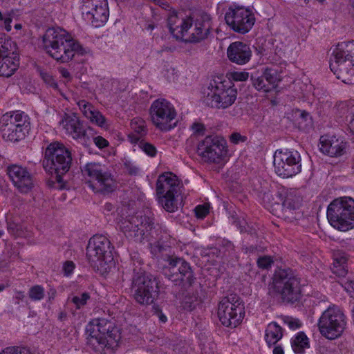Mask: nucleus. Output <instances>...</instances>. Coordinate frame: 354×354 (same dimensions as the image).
I'll return each mask as SVG.
<instances>
[{"instance_id":"nucleus-1","label":"nucleus","mask_w":354,"mask_h":354,"mask_svg":"<svg viewBox=\"0 0 354 354\" xmlns=\"http://www.w3.org/2000/svg\"><path fill=\"white\" fill-rule=\"evenodd\" d=\"M167 26L171 34L177 40L185 43L198 44L207 39L212 30L211 16L201 12L195 17L184 16L183 12L169 10Z\"/></svg>"},{"instance_id":"nucleus-2","label":"nucleus","mask_w":354,"mask_h":354,"mask_svg":"<svg viewBox=\"0 0 354 354\" xmlns=\"http://www.w3.org/2000/svg\"><path fill=\"white\" fill-rule=\"evenodd\" d=\"M42 46L46 52L57 62L67 63L74 57L84 55L86 49L62 29L48 28L42 36Z\"/></svg>"},{"instance_id":"nucleus-3","label":"nucleus","mask_w":354,"mask_h":354,"mask_svg":"<svg viewBox=\"0 0 354 354\" xmlns=\"http://www.w3.org/2000/svg\"><path fill=\"white\" fill-rule=\"evenodd\" d=\"M72 163L71 150L62 142L54 141L50 143L44 153L42 165L45 171L51 174L55 180H49L50 187L58 189L66 188L64 176L69 171Z\"/></svg>"},{"instance_id":"nucleus-4","label":"nucleus","mask_w":354,"mask_h":354,"mask_svg":"<svg viewBox=\"0 0 354 354\" xmlns=\"http://www.w3.org/2000/svg\"><path fill=\"white\" fill-rule=\"evenodd\" d=\"M87 344L96 351L113 349L121 338L120 329L115 323L105 318L91 320L86 326Z\"/></svg>"},{"instance_id":"nucleus-5","label":"nucleus","mask_w":354,"mask_h":354,"mask_svg":"<svg viewBox=\"0 0 354 354\" xmlns=\"http://www.w3.org/2000/svg\"><path fill=\"white\" fill-rule=\"evenodd\" d=\"M131 280L130 289L135 301L142 306L153 304L160 295V281L158 277L141 267H136L133 269Z\"/></svg>"},{"instance_id":"nucleus-6","label":"nucleus","mask_w":354,"mask_h":354,"mask_svg":"<svg viewBox=\"0 0 354 354\" xmlns=\"http://www.w3.org/2000/svg\"><path fill=\"white\" fill-rule=\"evenodd\" d=\"M162 260L165 262L161 272L169 281L178 286L179 292L184 293L192 287L196 279L194 269L190 263L183 257L174 254H163Z\"/></svg>"},{"instance_id":"nucleus-7","label":"nucleus","mask_w":354,"mask_h":354,"mask_svg":"<svg viewBox=\"0 0 354 354\" xmlns=\"http://www.w3.org/2000/svg\"><path fill=\"white\" fill-rule=\"evenodd\" d=\"M237 96V90L232 82L220 77L210 80L202 91V100L212 108L227 109L232 105Z\"/></svg>"},{"instance_id":"nucleus-8","label":"nucleus","mask_w":354,"mask_h":354,"mask_svg":"<svg viewBox=\"0 0 354 354\" xmlns=\"http://www.w3.org/2000/svg\"><path fill=\"white\" fill-rule=\"evenodd\" d=\"M273 288L283 302L294 304L302 297L301 278L296 270L279 268L273 276Z\"/></svg>"},{"instance_id":"nucleus-9","label":"nucleus","mask_w":354,"mask_h":354,"mask_svg":"<svg viewBox=\"0 0 354 354\" xmlns=\"http://www.w3.org/2000/svg\"><path fill=\"white\" fill-rule=\"evenodd\" d=\"M121 228L127 237L134 238L136 241L142 242L147 239H158L161 227L155 223L154 218L136 214L122 222Z\"/></svg>"},{"instance_id":"nucleus-10","label":"nucleus","mask_w":354,"mask_h":354,"mask_svg":"<svg viewBox=\"0 0 354 354\" xmlns=\"http://www.w3.org/2000/svg\"><path fill=\"white\" fill-rule=\"evenodd\" d=\"M327 218L338 230L346 232L354 228V199L344 196L333 200L327 207Z\"/></svg>"},{"instance_id":"nucleus-11","label":"nucleus","mask_w":354,"mask_h":354,"mask_svg":"<svg viewBox=\"0 0 354 354\" xmlns=\"http://www.w3.org/2000/svg\"><path fill=\"white\" fill-rule=\"evenodd\" d=\"M30 130V118L22 111L7 112L0 118V131L5 140L19 142L25 138Z\"/></svg>"},{"instance_id":"nucleus-12","label":"nucleus","mask_w":354,"mask_h":354,"mask_svg":"<svg viewBox=\"0 0 354 354\" xmlns=\"http://www.w3.org/2000/svg\"><path fill=\"white\" fill-rule=\"evenodd\" d=\"M180 189V180L171 172L160 174L156 182V194L158 202L168 212L178 209V196Z\"/></svg>"},{"instance_id":"nucleus-13","label":"nucleus","mask_w":354,"mask_h":354,"mask_svg":"<svg viewBox=\"0 0 354 354\" xmlns=\"http://www.w3.org/2000/svg\"><path fill=\"white\" fill-rule=\"evenodd\" d=\"M217 314L223 326L234 328L241 324L245 316L244 303L237 294L231 293L219 302Z\"/></svg>"},{"instance_id":"nucleus-14","label":"nucleus","mask_w":354,"mask_h":354,"mask_svg":"<svg viewBox=\"0 0 354 354\" xmlns=\"http://www.w3.org/2000/svg\"><path fill=\"white\" fill-rule=\"evenodd\" d=\"M81 171L86 183L93 192L106 194L114 190V180L112 175L100 163L88 162L81 169Z\"/></svg>"},{"instance_id":"nucleus-15","label":"nucleus","mask_w":354,"mask_h":354,"mask_svg":"<svg viewBox=\"0 0 354 354\" xmlns=\"http://www.w3.org/2000/svg\"><path fill=\"white\" fill-rule=\"evenodd\" d=\"M196 152L205 162L218 164L227 156V141L221 135H206L198 142Z\"/></svg>"},{"instance_id":"nucleus-16","label":"nucleus","mask_w":354,"mask_h":354,"mask_svg":"<svg viewBox=\"0 0 354 354\" xmlns=\"http://www.w3.org/2000/svg\"><path fill=\"white\" fill-rule=\"evenodd\" d=\"M319 330L328 339H335L343 333L346 325V317L337 307H329L325 310L318 321Z\"/></svg>"},{"instance_id":"nucleus-17","label":"nucleus","mask_w":354,"mask_h":354,"mask_svg":"<svg viewBox=\"0 0 354 354\" xmlns=\"http://www.w3.org/2000/svg\"><path fill=\"white\" fill-rule=\"evenodd\" d=\"M273 164L276 174L283 178L292 177L301 171V155L295 149H277L274 154Z\"/></svg>"},{"instance_id":"nucleus-18","label":"nucleus","mask_w":354,"mask_h":354,"mask_svg":"<svg viewBox=\"0 0 354 354\" xmlns=\"http://www.w3.org/2000/svg\"><path fill=\"white\" fill-rule=\"evenodd\" d=\"M110 241L103 235L91 238L86 247V257L91 266L102 267L113 260Z\"/></svg>"},{"instance_id":"nucleus-19","label":"nucleus","mask_w":354,"mask_h":354,"mask_svg":"<svg viewBox=\"0 0 354 354\" xmlns=\"http://www.w3.org/2000/svg\"><path fill=\"white\" fill-rule=\"evenodd\" d=\"M225 19L232 30L240 34L248 32L255 22L254 15L250 8L236 3L229 7Z\"/></svg>"},{"instance_id":"nucleus-20","label":"nucleus","mask_w":354,"mask_h":354,"mask_svg":"<svg viewBox=\"0 0 354 354\" xmlns=\"http://www.w3.org/2000/svg\"><path fill=\"white\" fill-rule=\"evenodd\" d=\"M150 115L153 124L161 131H168L176 126V122H171L176 116V111L165 99L156 100L151 104Z\"/></svg>"},{"instance_id":"nucleus-21","label":"nucleus","mask_w":354,"mask_h":354,"mask_svg":"<svg viewBox=\"0 0 354 354\" xmlns=\"http://www.w3.org/2000/svg\"><path fill=\"white\" fill-rule=\"evenodd\" d=\"M80 9L84 19L93 27L102 26L109 19L107 0H82Z\"/></svg>"},{"instance_id":"nucleus-22","label":"nucleus","mask_w":354,"mask_h":354,"mask_svg":"<svg viewBox=\"0 0 354 354\" xmlns=\"http://www.w3.org/2000/svg\"><path fill=\"white\" fill-rule=\"evenodd\" d=\"M8 174L20 192L28 193L33 187V177L26 168L11 165L8 167Z\"/></svg>"},{"instance_id":"nucleus-23","label":"nucleus","mask_w":354,"mask_h":354,"mask_svg":"<svg viewBox=\"0 0 354 354\" xmlns=\"http://www.w3.org/2000/svg\"><path fill=\"white\" fill-rule=\"evenodd\" d=\"M330 68L336 77L344 83L354 84V62L348 59L330 58Z\"/></svg>"},{"instance_id":"nucleus-24","label":"nucleus","mask_w":354,"mask_h":354,"mask_svg":"<svg viewBox=\"0 0 354 354\" xmlns=\"http://www.w3.org/2000/svg\"><path fill=\"white\" fill-rule=\"evenodd\" d=\"M8 45L9 41L0 38V76L10 77L17 69L19 64V57L15 55L10 57Z\"/></svg>"},{"instance_id":"nucleus-25","label":"nucleus","mask_w":354,"mask_h":354,"mask_svg":"<svg viewBox=\"0 0 354 354\" xmlns=\"http://www.w3.org/2000/svg\"><path fill=\"white\" fill-rule=\"evenodd\" d=\"M250 80L253 86L259 91L268 93L277 86V74L275 70L267 68L261 75L252 73Z\"/></svg>"},{"instance_id":"nucleus-26","label":"nucleus","mask_w":354,"mask_h":354,"mask_svg":"<svg viewBox=\"0 0 354 354\" xmlns=\"http://www.w3.org/2000/svg\"><path fill=\"white\" fill-rule=\"evenodd\" d=\"M321 151L330 157H339L346 153L348 144L342 138L322 136L320 138Z\"/></svg>"},{"instance_id":"nucleus-27","label":"nucleus","mask_w":354,"mask_h":354,"mask_svg":"<svg viewBox=\"0 0 354 354\" xmlns=\"http://www.w3.org/2000/svg\"><path fill=\"white\" fill-rule=\"evenodd\" d=\"M229 60L239 65L248 63L252 56V50L248 44L242 41H234L227 49Z\"/></svg>"},{"instance_id":"nucleus-28","label":"nucleus","mask_w":354,"mask_h":354,"mask_svg":"<svg viewBox=\"0 0 354 354\" xmlns=\"http://www.w3.org/2000/svg\"><path fill=\"white\" fill-rule=\"evenodd\" d=\"M62 122L67 133L76 139L85 138L87 131L93 130L91 127L86 129L83 122L75 113L65 114Z\"/></svg>"},{"instance_id":"nucleus-29","label":"nucleus","mask_w":354,"mask_h":354,"mask_svg":"<svg viewBox=\"0 0 354 354\" xmlns=\"http://www.w3.org/2000/svg\"><path fill=\"white\" fill-rule=\"evenodd\" d=\"M77 104L83 115L92 123L100 127H104L106 123L104 116L91 103L81 100Z\"/></svg>"},{"instance_id":"nucleus-30","label":"nucleus","mask_w":354,"mask_h":354,"mask_svg":"<svg viewBox=\"0 0 354 354\" xmlns=\"http://www.w3.org/2000/svg\"><path fill=\"white\" fill-rule=\"evenodd\" d=\"M278 196L281 202L282 211L286 212L296 210L301 205V197L293 189H282L279 192Z\"/></svg>"},{"instance_id":"nucleus-31","label":"nucleus","mask_w":354,"mask_h":354,"mask_svg":"<svg viewBox=\"0 0 354 354\" xmlns=\"http://www.w3.org/2000/svg\"><path fill=\"white\" fill-rule=\"evenodd\" d=\"M283 335V330L277 322L270 323L265 331V340L268 347L275 345Z\"/></svg>"},{"instance_id":"nucleus-32","label":"nucleus","mask_w":354,"mask_h":354,"mask_svg":"<svg viewBox=\"0 0 354 354\" xmlns=\"http://www.w3.org/2000/svg\"><path fill=\"white\" fill-rule=\"evenodd\" d=\"M333 56L354 62V40L338 44L333 51Z\"/></svg>"},{"instance_id":"nucleus-33","label":"nucleus","mask_w":354,"mask_h":354,"mask_svg":"<svg viewBox=\"0 0 354 354\" xmlns=\"http://www.w3.org/2000/svg\"><path fill=\"white\" fill-rule=\"evenodd\" d=\"M291 346L297 354H304L305 350L310 347L309 339L304 332H299L291 339Z\"/></svg>"},{"instance_id":"nucleus-34","label":"nucleus","mask_w":354,"mask_h":354,"mask_svg":"<svg viewBox=\"0 0 354 354\" xmlns=\"http://www.w3.org/2000/svg\"><path fill=\"white\" fill-rule=\"evenodd\" d=\"M218 245L220 252L223 253L224 256L231 259L236 257L237 252L232 241L226 239H222L218 241Z\"/></svg>"},{"instance_id":"nucleus-35","label":"nucleus","mask_w":354,"mask_h":354,"mask_svg":"<svg viewBox=\"0 0 354 354\" xmlns=\"http://www.w3.org/2000/svg\"><path fill=\"white\" fill-rule=\"evenodd\" d=\"M131 127L140 137L146 136L148 133L146 122L140 118H135L131 121Z\"/></svg>"},{"instance_id":"nucleus-36","label":"nucleus","mask_w":354,"mask_h":354,"mask_svg":"<svg viewBox=\"0 0 354 354\" xmlns=\"http://www.w3.org/2000/svg\"><path fill=\"white\" fill-rule=\"evenodd\" d=\"M4 254L6 260L9 261H14L19 257V246L18 243H6Z\"/></svg>"},{"instance_id":"nucleus-37","label":"nucleus","mask_w":354,"mask_h":354,"mask_svg":"<svg viewBox=\"0 0 354 354\" xmlns=\"http://www.w3.org/2000/svg\"><path fill=\"white\" fill-rule=\"evenodd\" d=\"M44 288L41 286L35 285L29 289L28 296L32 301H40L44 299Z\"/></svg>"},{"instance_id":"nucleus-38","label":"nucleus","mask_w":354,"mask_h":354,"mask_svg":"<svg viewBox=\"0 0 354 354\" xmlns=\"http://www.w3.org/2000/svg\"><path fill=\"white\" fill-rule=\"evenodd\" d=\"M189 129L192 131V136L194 137L198 138L207 135V129L202 122H194L192 124Z\"/></svg>"},{"instance_id":"nucleus-39","label":"nucleus","mask_w":354,"mask_h":354,"mask_svg":"<svg viewBox=\"0 0 354 354\" xmlns=\"http://www.w3.org/2000/svg\"><path fill=\"white\" fill-rule=\"evenodd\" d=\"M91 298L88 292H82L79 295L74 296L71 301L75 305L77 309H80L87 304L88 300Z\"/></svg>"},{"instance_id":"nucleus-40","label":"nucleus","mask_w":354,"mask_h":354,"mask_svg":"<svg viewBox=\"0 0 354 354\" xmlns=\"http://www.w3.org/2000/svg\"><path fill=\"white\" fill-rule=\"evenodd\" d=\"M7 229L8 232L15 237H21L24 235L21 225L13 221L7 222Z\"/></svg>"},{"instance_id":"nucleus-41","label":"nucleus","mask_w":354,"mask_h":354,"mask_svg":"<svg viewBox=\"0 0 354 354\" xmlns=\"http://www.w3.org/2000/svg\"><path fill=\"white\" fill-rule=\"evenodd\" d=\"M0 354H32L26 347L8 346L5 348Z\"/></svg>"},{"instance_id":"nucleus-42","label":"nucleus","mask_w":354,"mask_h":354,"mask_svg":"<svg viewBox=\"0 0 354 354\" xmlns=\"http://www.w3.org/2000/svg\"><path fill=\"white\" fill-rule=\"evenodd\" d=\"M139 147L149 156L154 157L157 153V149L156 147L144 140H141L139 143Z\"/></svg>"},{"instance_id":"nucleus-43","label":"nucleus","mask_w":354,"mask_h":354,"mask_svg":"<svg viewBox=\"0 0 354 354\" xmlns=\"http://www.w3.org/2000/svg\"><path fill=\"white\" fill-rule=\"evenodd\" d=\"M40 75H41V79L44 80V82L46 84H48V86H50V87L55 88V89L58 88L57 83L56 82V81L55 80L53 77L50 73H48L46 71H41L40 73Z\"/></svg>"},{"instance_id":"nucleus-44","label":"nucleus","mask_w":354,"mask_h":354,"mask_svg":"<svg viewBox=\"0 0 354 354\" xmlns=\"http://www.w3.org/2000/svg\"><path fill=\"white\" fill-rule=\"evenodd\" d=\"M346 121L351 131L354 133V105L346 107Z\"/></svg>"},{"instance_id":"nucleus-45","label":"nucleus","mask_w":354,"mask_h":354,"mask_svg":"<svg viewBox=\"0 0 354 354\" xmlns=\"http://www.w3.org/2000/svg\"><path fill=\"white\" fill-rule=\"evenodd\" d=\"M283 321L292 330L299 328L301 326V322L299 319L286 316L283 318Z\"/></svg>"},{"instance_id":"nucleus-46","label":"nucleus","mask_w":354,"mask_h":354,"mask_svg":"<svg viewBox=\"0 0 354 354\" xmlns=\"http://www.w3.org/2000/svg\"><path fill=\"white\" fill-rule=\"evenodd\" d=\"M257 265L259 268L262 269H268L271 267L272 264L273 263V260L271 258V257L269 256H263L260 257L257 259Z\"/></svg>"},{"instance_id":"nucleus-47","label":"nucleus","mask_w":354,"mask_h":354,"mask_svg":"<svg viewBox=\"0 0 354 354\" xmlns=\"http://www.w3.org/2000/svg\"><path fill=\"white\" fill-rule=\"evenodd\" d=\"M340 284L346 291V292L350 295V297L354 299V280H342L340 282Z\"/></svg>"},{"instance_id":"nucleus-48","label":"nucleus","mask_w":354,"mask_h":354,"mask_svg":"<svg viewBox=\"0 0 354 354\" xmlns=\"http://www.w3.org/2000/svg\"><path fill=\"white\" fill-rule=\"evenodd\" d=\"M299 113V124L301 122H306V126L312 124V118L310 113L306 111H298Z\"/></svg>"},{"instance_id":"nucleus-49","label":"nucleus","mask_w":354,"mask_h":354,"mask_svg":"<svg viewBox=\"0 0 354 354\" xmlns=\"http://www.w3.org/2000/svg\"><path fill=\"white\" fill-rule=\"evenodd\" d=\"M209 214V207L206 205H198L195 207V214L198 218H204Z\"/></svg>"},{"instance_id":"nucleus-50","label":"nucleus","mask_w":354,"mask_h":354,"mask_svg":"<svg viewBox=\"0 0 354 354\" xmlns=\"http://www.w3.org/2000/svg\"><path fill=\"white\" fill-rule=\"evenodd\" d=\"M246 140L247 137L242 136L238 132H234L230 136V141L234 145H238L240 142H245Z\"/></svg>"},{"instance_id":"nucleus-51","label":"nucleus","mask_w":354,"mask_h":354,"mask_svg":"<svg viewBox=\"0 0 354 354\" xmlns=\"http://www.w3.org/2000/svg\"><path fill=\"white\" fill-rule=\"evenodd\" d=\"M153 315H156L160 322L165 324L167 321V316L162 313V310L158 306H153Z\"/></svg>"},{"instance_id":"nucleus-52","label":"nucleus","mask_w":354,"mask_h":354,"mask_svg":"<svg viewBox=\"0 0 354 354\" xmlns=\"http://www.w3.org/2000/svg\"><path fill=\"white\" fill-rule=\"evenodd\" d=\"M331 269L333 272L338 277H345L347 274L346 265L333 266Z\"/></svg>"},{"instance_id":"nucleus-53","label":"nucleus","mask_w":354,"mask_h":354,"mask_svg":"<svg viewBox=\"0 0 354 354\" xmlns=\"http://www.w3.org/2000/svg\"><path fill=\"white\" fill-rule=\"evenodd\" d=\"M14 15V11L11 10L10 12L5 14V17L3 19L5 29L6 31L9 32L11 30V23L12 21V17Z\"/></svg>"},{"instance_id":"nucleus-54","label":"nucleus","mask_w":354,"mask_h":354,"mask_svg":"<svg viewBox=\"0 0 354 354\" xmlns=\"http://www.w3.org/2000/svg\"><path fill=\"white\" fill-rule=\"evenodd\" d=\"M232 79L234 81H245L249 77V73L248 72H234L232 74Z\"/></svg>"},{"instance_id":"nucleus-55","label":"nucleus","mask_w":354,"mask_h":354,"mask_svg":"<svg viewBox=\"0 0 354 354\" xmlns=\"http://www.w3.org/2000/svg\"><path fill=\"white\" fill-rule=\"evenodd\" d=\"M93 140L95 145L100 149H103L109 145V142L102 136H95Z\"/></svg>"},{"instance_id":"nucleus-56","label":"nucleus","mask_w":354,"mask_h":354,"mask_svg":"<svg viewBox=\"0 0 354 354\" xmlns=\"http://www.w3.org/2000/svg\"><path fill=\"white\" fill-rule=\"evenodd\" d=\"M347 259L343 255H339V254H335L334 255V261L333 263V266H338V265H346Z\"/></svg>"},{"instance_id":"nucleus-57","label":"nucleus","mask_w":354,"mask_h":354,"mask_svg":"<svg viewBox=\"0 0 354 354\" xmlns=\"http://www.w3.org/2000/svg\"><path fill=\"white\" fill-rule=\"evenodd\" d=\"M243 233H247V234L251 235L252 236L256 237L257 236V227H256L255 225H254L252 223H248L247 222V225L244 227Z\"/></svg>"},{"instance_id":"nucleus-58","label":"nucleus","mask_w":354,"mask_h":354,"mask_svg":"<svg viewBox=\"0 0 354 354\" xmlns=\"http://www.w3.org/2000/svg\"><path fill=\"white\" fill-rule=\"evenodd\" d=\"M75 268V264L73 261H67L64 264V271L66 275L71 274Z\"/></svg>"},{"instance_id":"nucleus-59","label":"nucleus","mask_w":354,"mask_h":354,"mask_svg":"<svg viewBox=\"0 0 354 354\" xmlns=\"http://www.w3.org/2000/svg\"><path fill=\"white\" fill-rule=\"evenodd\" d=\"M125 169L128 171L129 174L131 175H136L138 171V169L132 165L130 162L126 161L124 164Z\"/></svg>"},{"instance_id":"nucleus-60","label":"nucleus","mask_w":354,"mask_h":354,"mask_svg":"<svg viewBox=\"0 0 354 354\" xmlns=\"http://www.w3.org/2000/svg\"><path fill=\"white\" fill-rule=\"evenodd\" d=\"M234 225L240 230L241 233H243L244 227L246 226L247 222L244 219L241 220L240 218H236L234 221Z\"/></svg>"},{"instance_id":"nucleus-61","label":"nucleus","mask_w":354,"mask_h":354,"mask_svg":"<svg viewBox=\"0 0 354 354\" xmlns=\"http://www.w3.org/2000/svg\"><path fill=\"white\" fill-rule=\"evenodd\" d=\"M141 138L140 136L138 135V134H134V133H130L128 135V140L131 142V143H140V142L141 141Z\"/></svg>"},{"instance_id":"nucleus-62","label":"nucleus","mask_w":354,"mask_h":354,"mask_svg":"<svg viewBox=\"0 0 354 354\" xmlns=\"http://www.w3.org/2000/svg\"><path fill=\"white\" fill-rule=\"evenodd\" d=\"M242 250L246 254L255 253L257 250V247L256 245H251L249 246H243Z\"/></svg>"},{"instance_id":"nucleus-63","label":"nucleus","mask_w":354,"mask_h":354,"mask_svg":"<svg viewBox=\"0 0 354 354\" xmlns=\"http://www.w3.org/2000/svg\"><path fill=\"white\" fill-rule=\"evenodd\" d=\"M59 73L60 74L62 75V76L64 78H66V79H70L71 75V73H69V71L64 68H61L59 69Z\"/></svg>"},{"instance_id":"nucleus-64","label":"nucleus","mask_w":354,"mask_h":354,"mask_svg":"<svg viewBox=\"0 0 354 354\" xmlns=\"http://www.w3.org/2000/svg\"><path fill=\"white\" fill-rule=\"evenodd\" d=\"M273 354H284V351L281 346H275L273 349Z\"/></svg>"}]
</instances>
